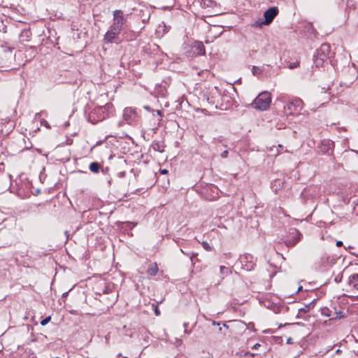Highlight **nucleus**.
<instances>
[{
  "label": "nucleus",
  "instance_id": "obj_41",
  "mask_svg": "<svg viewBox=\"0 0 358 358\" xmlns=\"http://www.w3.org/2000/svg\"><path fill=\"white\" fill-rule=\"evenodd\" d=\"M224 327H225L228 328V326H227V325H226L225 324H224Z\"/></svg>",
  "mask_w": 358,
  "mask_h": 358
},
{
  "label": "nucleus",
  "instance_id": "obj_23",
  "mask_svg": "<svg viewBox=\"0 0 358 358\" xmlns=\"http://www.w3.org/2000/svg\"><path fill=\"white\" fill-rule=\"evenodd\" d=\"M343 279V273H340L336 276H335L334 280L336 282L338 283L342 281Z\"/></svg>",
  "mask_w": 358,
  "mask_h": 358
},
{
  "label": "nucleus",
  "instance_id": "obj_20",
  "mask_svg": "<svg viewBox=\"0 0 358 358\" xmlns=\"http://www.w3.org/2000/svg\"><path fill=\"white\" fill-rule=\"evenodd\" d=\"M263 72V69L260 67L252 66V73L253 76H258L262 74Z\"/></svg>",
  "mask_w": 358,
  "mask_h": 358
},
{
  "label": "nucleus",
  "instance_id": "obj_7",
  "mask_svg": "<svg viewBox=\"0 0 358 358\" xmlns=\"http://www.w3.org/2000/svg\"><path fill=\"white\" fill-rule=\"evenodd\" d=\"M278 14V9L275 6H273L267 9L264 13V17L265 18L264 24L268 25L271 24Z\"/></svg>",
  "mask_w": 358,
  "mask_h": 358
},
{
  "label": "nucleus",
  "instance_id": "obj_5",
  "mask_svg": "<svg viewBox=\"0 0 358 358\" xmlns=\"http://www.w3.org/2000/svg\"><path fill=\"white\" fill-rule=\"evenodd\" d=\"M334 148V141L329 139H324L320 141L317 145L319 152L322 154H329V152H332Z\"/></svg>",
  "mask_w": 358,
  "mask_h": 358
},
{
  "label": "nucleus",
  "instance_id": "obj_19",
  "mask_svg": "<svg viewBox=\"0 0 358 358\" xmlns=\"http://www.w3.org/2000/svg\"><path fill=\"white\" fill-rule=\"evenodd\" d=\"M220 270L221 277L222 279L224 278V276L227 275L230 273L229 268L224 266H221L220 267Z\"/></svg>",
  "mask_w": 358,
  "mask_h": 358
},
{
  "label": "nucleus",
  "instance_id": "obj_35",
  "mask_svg": "<svg viewBox=\"0 0 358 358\" xmlns=\"http://www.w3.org/2000/svg\"><path fill=\"white\" fill-rule=\"evenodd\" d=\"M187 325H188V324H187V323H184V327H185V329L187 328ZM185 332L188 334V332L187 331V330H186V329L185 330Z\"/></svg>",
  "mask_w": 358,
  "mask_h": 358
},
{
  "label": "nucleus",
  "instance_id": "obj_39",
  "mask_svg": "<svg viewBox=\"0 0 358 358\" xmlns=\"http://www.w3.org/2000/svg\"><path fill=\"white\" fill-rule=\"evenodd\" d=\"M258 346H260V345L257 343V344L255 345L254 348H257Z\"/></svg>",
  "mask_w": 358,
  "mask_h": 358
},
{
  "label": "nucleus",
  "instance_id": "obj_31",
  "mask_svg": "<svg viewBox=\"0 0 358 358\" xmlns=\"http://www.w3.org/2000/svg\"><path fill=\"white\" fill-rule=\"evenodd\" d=\"M180 251H181V252H182L183 254H185V255H187V256H189V253L185 252V250H183L182 249H180Z\"/></svg>",
  "mask_w": 358,
  "mask_h": 358
},
{
  "label": "nucleus",
  "instance_id": "obj_37",
  "mask_svg": "<svg viewBox=\"0 0 358 358\" xmlns=\"http://www.w3.org/2000/svg\"><path fill=\"white\" fill-rule=\"evenodd\" d=\"M156 113H157V114L158 115L162 116V112H161L160 110H157V111H156Z\"/></svg>",
  "mask_w": 358,
  "mask_h": 358
},
{
  "label": "nucleus",
  "instance_id": "obj_36",
  "mask_svg": "<svg viewBox=\"0 0 358 358\" xmlns=\"http://www.w3.org/2000/svg\"><path fill=\"white\" fill-rule=\"evenodd\" d=\"M123 122H119L117 124V126L118 127H121L122 125Z\"/></svg>",
  "mask_w": 358,
  "mask_h": 358
},
{
  "label": "nucleus",
  "instance_id": "obj_22",
  "mask_svg": "<svg viewBox=\"0 0 358 358\" xmlns=\"http://www.w3.org/2000/svg\"><path fill=\"white\" fill-rule=\"evenodd\" d=\"M264 24V20H259L257 21H256L253 24L252 26L253 27H262V26Z\"/></svg>",
  "mask_w": 358,
  "mask_h": 358
},
{
  "label": "nucleus",
  "instance_id": "obj_11",
  "mask_svg": "<svg viewBox=\"0 0 358 358\" xmlns=\"http://www.w3.org/2000/svg\"><path fill=\"white\" fill-rule=\"evenodd\" d=\"M195 50L194 52L199 55H204L206 54V50L203 44L201 42H196L193 46Z\"/></svg>",
  "mask_w": 358,
  "mask_h": 358
},
{
  "label": "nucleus",
  "instance_id": "obj_32",
  "mask_svg": "<svg viewBox=\"0 0 358 358\" xmlns=\"http://www.w3.org/2000/svg\"><path fill=\"white\" fill-rule=\"evenodd\" d=\"M287 343H292V339L291 338H289L287 340Z\"/></svg>",
  "mask_w": 358,
  "mask_h": 358
},
{
  "label": "nucleus",
  "instance_id": "obj_24",
  "mask_svg": "<svg viewBox=\"0 0 358 358\" xmlns=\"http://www.w3.org/2000/svg\"><path fill=\"white\" fill-rule=\"evenodd\" d=\"M202 246L207 251H210L212 250L211 247L207 242H203Z\"/></svg>",
  "mask_w": 358,
  "mask_h": 358
},
{
  "label": "nucleus",
  "instance_id": "obj_42",
  "mask_svg": "<svg viewBox=\"0 0 358 358\" xmlns=\"http://www.w3.org/2000/svg\"><path fill=\"white\" fill-rule=\"evenodd\" d=\"M56 358H59V357H56Z\"/></svg>",
  "mask_w": 358,
  "mask_h": 358
},
{
  "label": "nucleus",
  "instance_id": "obj_34",
  "mask_svg": "<svg viewBox=\"0 0 358 358\" xmlns=\"http://www.w3.org/2000/svg\"><path fill=\"white\" fill-rule=\"evenodd\" d=\"M213 325H217V326H220V323L217 322H215V321H213Z\"/></svg>",
  "mask_w": 358,
  "mask_h": 358
},
{
  "label": "nucleus",
  "instance_id": "obj_29",
  "mask_svg": "<svg viewBox=\"0 0 358 358\" xmlns=\"http://www.w3.org/2000/svg\"><path fill=\"white\" fill-rule=\"evenodd\" d=\"M342 245H343V242H342L341 241H338L336 242V246H337V247H341V246H342Z\"/></svg>",
  "mask_w": 358,
  "mask_h": 358
},
{
  "label": "nucleus",
  "instance_id": "obj_12",
  "mask_svg": "<svg viewBox=\"0 0 358 358\" xmlns=\"http://www.w3.org/2000/svg\"><path fill=\"white\" fill-rule=\"evenodd\" d=\"M159 271L158 265L156 262L151 263L147 269V273L151 276H155Z\"/></svg>",
  "mask_w": 358,
  "mask_h": 358
},
{
  "label": "nucleus",
  "instance_id": "obj_9",
  "mask_svg": "<svg viewBox=\"0 0 358 358\" xmlns=\"http://www.w3.org/2000/svg\"><path fill=\"white\" fill-rule=\"evenodd\" d=\"M13 127V123L10 120H6L5 122H0V134H7Z\"/></svg>",
  "mask_w": 358,
  "mask_h": 358
},
{
  "label": "nucleus",
  "instance_id": "obj_14",
  "mask_svg": "<svg viewBox=\"0 0 358 358\" xmlns=\"http://www.w3.org/2000/svg\"><path fill=\"white\" fill-rule=\"evenodd\" d=\"M314 307V302H311L309 304L304 305L303 308H301L298 312V317H302L303 315L310 311L311 308Z\"/></svg>",
  "mask_w": 358,
  "mask_h": 358
},
{
  "label": "nucleus",
  "instance_id": "obj_25",
  "mask_svg": "<svg viewBox=\"0 0 358 358\" xmlns=\"http://www.w3.org/2000/svg\"><path fill=\"white\" fill-rule=\"evenodd\" d=\"M51 319V317L49 316V317H47L46 318H45L44 320H43L41 322V324L42 326H45L46 325L50 320Z\"/></svg>",
  "mask_w": 358,
  "mask_h": 358
},
{
  "label": "nucleus",
  "instance_id": "obj_3",
  "mask_svg": "<svg viewBox=\"0 0 358 358\" xmlns=\"http://www.w3.org/2000/svg\"><path fill=\"white\" fill-rule=\"evenodd\" d=\"M303 101L299 98L292 99L285 107L284 110L287 115H294L299 112L303 108Z\"/></svg>",
  "mask_w": 358,
  "mask_h": 358
},
{
  "label": "nucleus",
  "instance_id": "obj_6",
  "mask_svg": "<svg viewBox=\"0 0 358 358\" xmlns=\"http://www.w3.org/2000/svg\"><path fill=\"white\" fill-rule=\"evenodd\" d=\"M137 115L134 109L126 108L123 111V118L129 124H132L137 121Z\"/></svg>",
  "mask_w": 358,
  "mask_h": 358
},
{
  "label": "nucleus",
  "instance_id": "obj_30",
  "mask_svg": "<svg viewBox=\"0 0 358 358\" xmlns=\"http://www.w3.org/2000/svg\"><path fill=\"white\" fill-rule=\"evenodd\" d=\"M342 352H343V350H341V349H338V350H336V353L337 355H340V354H341Z\"/></svg>",
  "mask_w": 358,
  "mask_h": 358
},
{
  "label": "nucleus",
  "instance_id": "obj_4",
  "mask_svg": "<svg viewBox=\"0 0 358 358\" xmlns=\"http://www.w3.org/2000/svg\"><path fill=\"white\" fill-rule=\"evenodd\" d=\"M302 234L296 228L289 229V235L285 241V245L290 248L294 247L301 240Z\"/></svg>",
  "mask_w": 358,
  "mask_h": 358
},
{
  "label": "nucleus",
  "instance_id": "obj_10",
  "mask_svg": "<svg viewBox=\"0 0 358 358\" xmlns=\"http://www.w3.org/2000/svg\"><path fill=\"white\" fill-rule=\"evenodd\" d=\"M348 285L358 293V273H354L349 276Z\"/></svg>",
  "mask_w": 358,
  "mask_h": 358
},
{
  "label": "nucleus",
  "instance_id": "obj_27",
  "mask_svg": "<svg viewBox=\"0 0 358 358\" xmlns=\"http://www.w3.org/2000/svg\"><path fill=\"white\" fill-rule=\"evenodd\" d=\"M227 155H228V151L227 150H224L222 154H221V157L222 158H226L227 157Z\"/></svg>",
  "mask_w": 358,
  "mask_h": 358
},
{
  "label": "nucleus",
  "instance_id": "obj_26",
  "mask_svg": "<svg viewBox=\"0 0 358 358\" xmlns=\"http://www.w3.org/2000/svg\"><path fill=\"white\" fill-rule=\"evenodd\" d=\"M299 65V63L296 62L290 64L289 66V68L290 69H293L296 68Z\"/></svg>",
  "mask_w": 358,
  "mask_h": 358
},
{
  "label": "nucleus",
  "instance_id": "obj_28",
  "mask_svg": "<svg viewBox=\"0 0 358 358\" xmlns=\"http://www.w3.org/2000/svg\"><path fill=\"white\" fill-rule=\"evenodd\" d=\"M155 313L157 316H159L160 315V311L157 306H155Z\"/></svg>",
  "mask_w": 358,
  "mask_h": 358
},
{
  "label": "nucleus",
  "instance_id": "obj_13",
  "mask_svg": "<svg viewBox=\"0 0 358 358\" xmlns=\"http://www.w3.org/2000/svg\"><path fill=\"white\" fill-rule=\"evenodd\" d=\"M102 110H103L102 108H95L93 111H92L90 113V115H89V120L90 122H92L93 124H95L97 122H99V121L101 120L102 119H103L104 118L103 116L100 117V118H99V119H97V120H96L95 117H94V115L96 113H100V112H103Z\"/></svg>",
  "mask_w": 358,
  "mask_h": 358
},
{
  "label": "nucleus",
  "instance_id": "obj_8",
  "mask_svg": "<svg viewBox=\"0 0 358 358\" xmlns=\"http://www.w3.org/2000/svg\"><path fill=\"white\" fill-rule=\"evenodd\" d=\"M331 47L329 44L323 43L320 48L317 50L316 54L317 55V57H322L327 60L329 57Z\"/></svg>",
  "mask_w": 358,
  "mask_h": 358
},
{
  "label": "nucleus",
  "instance_id": "obj_33",
  "mask_svg": "<svg viewBox=\"0 0 358 358\" xmlns=\"http://www.w3.org/2000/svg\"><path fill=\"white\" fill-rule=\"evenodd\" d=\"M161 173H162V174H166V173H168V171H167V170H166V169H164V170H162V171H161Z\"/></svg>",
  "mask_w": 358,
  "mask_h": 358
},
{
  "label": "nucleus",
  "instance_id": "obj_18",
  "mask_svg": "<svg viewBox=\"0 0 358 358\" xmlns=\"http://www.w3.org/2000/svg\"><path fill=\"white\" fill-rule=\"evenodd\" d=\"M334 316H333V320L341 319L345 317V313L343 310L338 311L334 309Z\"/></svg>",
  "mask_w": 358,
  "mask_h": 358
},
{
  "label": "nucleus",
  "instance_id": "obj_15",
  "mask_svg": "<svg viewBox=\"0 0 358 358\" xmlns=\"http://www.w3.org/2000/svg\"><path fill=\"white\" fill-rule=\"evenodd\" d=\"M152 147L155 151L163 152L164 151V144L163 142L155 141L153 142Z\"/></svg>",
  "mask_w": 358,
  "mask_h": 358
},
{
  "label": "nucleus",
  "instance_id": "obj_17",
  "mask_svg": "<svg viewBox=\"0 0 358 358\" xmlns=\"http://www.w3.org/2000/svg\"><path fill=\"white\" fill-rule=\"evenodd\" d=\"M89 169L92 173H99L101 169V164L96 162H94L90 164Z\"/></svg>",
  "mask_w": 358,
  "mask_h": 358
},
{
  "label": "nucleus",
  "instance_id": "obj_21",
  "mask_svg": "<svg viewBox=\"0 0 358 358\" xmlns=\"http://www.w3.org/2000/svg\"><path fill=\"white\" fill-rule=\"evenodd\" d=\"M322 314L327 317H330L331 320H333L334 311L329 310V308H323L322 310Z\"/></svg>",
  "mask_w": 358,
  "mask_h": 358
},
{
  "label": "nucleus",
  "instance_id": "obj_16",
  "mask_svg": "<svg viewBox=\"0 0 358 358\" xmlns=\"http://www.w3.org/2000/svg\"><path fill=\"white\" fill-rule=\"evenodd\" d=\"M327 60L322 57H317V55H314V64L317 67L322 66Z\"/></svg>",
  "mask_w": 358,
  "mask_h": 358
},
{
  "label": "nucleus",
  "instance_id": "obj_38",
  "mask_svg": "<svg viewBox=\"0 0 358 358\" xmlns=\"http://www.w3.org/2000/svg\"><path fill=\"white\" fill-rule=\"evenodd\" d=\"M69 292H64L63 294H62V296L63 297H66L67 295H68Z\"/></svg>",
  "mask_w": 358,
  "mask_h": 358
},
{
  "label": "nucleus",
  "instance_id": "obj_40",
  "mask_svg": "<svg viewBox=\"0 0 358 358\" xmlns=\"http://www.w3.org/2000/svg\"><path fill=\"white\" fill-rule=\"evenodd\" d=\"M146 110H149L150 109V107L149 106H145L144 107Z\"/></svg>",
  "mask_w": 358,
  "mask_h": 358
},
{
  "label": "nucleus",
  "instance_id": "obj_2",
  "mask_svg": "<svg viewBox=\"0 0 358 358\" xmlns=\"http://www.w3.org/2000/svg\"><path fill=\"white\" fill-rule=\"evenodd\" d=\"M271 103V95L267 92H263L260 93L251 103V106L256 110H267Z\"/></svg>",
  "mask_w": 358,
  "mask_h": 358
},
{
  "label": "nucleus",
  "instance_id": "obj_1",
  "mask_svg": "<svg viewBox=\"0 0 358 358\" xmlns=\"http://www.w3.org/2000/svg\"><path fill=\"white\" fill-rule=\"evenodd\" d=\"M127 22V18L121 10L113 11V22L109 30L104 36V40L108 43H112L116 39Z\"/></svg>",
  "mask_w": 358,
  "mask_h": 358
}]
</instances>
